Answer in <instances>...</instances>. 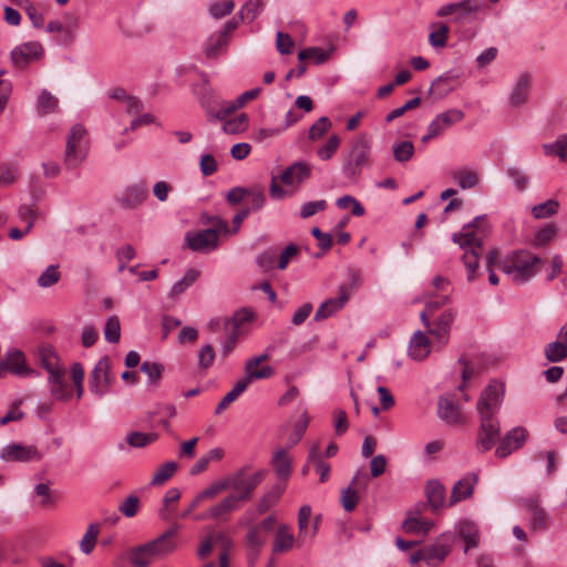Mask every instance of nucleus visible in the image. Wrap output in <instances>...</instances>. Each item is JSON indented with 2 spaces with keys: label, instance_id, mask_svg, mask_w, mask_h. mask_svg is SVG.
Returning <instances> with one entry per match:
<instances>
[{
  "label": "nucleus",
  "instance_id": "3c124183",
  "mask_svg": "<svg viewBox=\"0 0 567 567\" xmlns=\"http://www.w3.org/2000/svg\"><path fill=\"white\" fill-rule=\"evenodd\" d=\"M309 424V416L307 412H303L300 417L295 423L293 430L288 439L289 446H295L300 442L302 436L305 435L307 427Z\"/></svg>",
  "mask_w": 567,
  "mask_h": 567
},
{
  "label": "nucleus",
  "instance_id": "4468645a",
  "mask_svg": "<svg viewBox=\"0 0 567 567\" xmlns=\"http://www.w3.org/2000/svg\"><path fill=\"white\" fill-rule=\"evenodd\" d=\"M483 8V4L478 0H462L455 3H447L442 6L437 12V17L453 16V20L456 22L465 21L470 16L477 13Z\"/></svg>",
  "mask_w": 567,
  "mask_h": 567
},
{
  "label": "nucleus",
  "instance_id": "f03ea898",
  "mask_svg": "<svg viewBox=\"0 0 567 567\" xmlns=\"http://www.w3.org/2000/svg\"><path fill=\"white\" fill-rule=\"evenodd\" d=\"M542 258L527 250H517L498 262L499 269L516 285H524L539 271Z\"/></svg>",
  "mask_w": 567,
  "mask_h": 567
},
{
  "label": "nucleus",
  "instance_id": "423d86ee",
  "mask_svg": "<svg viewBox=\"0 0 567 567\" xmlns=\"http://www.w3.org/2000/svg\"><path fill=\"white\" fill-rule=\"evenodd\" d=\"M456 312L453 309H446L434 320L427 316V311L420 313V319L426 328V332L434 339V346L442 349L450 341L451 327L455 320Z\"/></svg>",
  "mask_w": 567,
  "mask_h": 567
},
{
  "label": "nucleus",
  "instance_id": "39448f33",
  "mask_svg": "<svg viewBox=\"0 0 567 567\" xmlns=\"http://www.w3.org/2000/svg\"><path fill=\"white\" fill-rule=\"evenodd\" d=\"M89 151V140L86 130L81 125H74L68 137L64 153V164L66 168L80 166L86 158Z\"/></svg>",
  "mask_w": 567,
  "mask_h": 567
},
{
  "label": "nucleus",
  "instance_id": "37998d69",
  "mask_svg": "<svg viewBox=\"0 0 567 567\" xmlns=\"http://www.w3.org/2000/svg\"><path fill=\"white\" fill-rule=\"evenodd\" d=\"M228 39L219 32L213 33L205 43V54L208 59L217 58L223 48L226 47Z\"/></svg>",
  "mask_w": 567,
  "mask_h": 567
},
{
  "label": "nucleus",
  "instance_id": "c756f323",
  "mask_svg": "<svg viewBox=\"0 0 567 567\" xmlns=\"http://www.w3.org/2000/svg\"><path fill=\"white\" fill-rule=\"evenodd\" d=\"M6 371H10L13 374L24 377L31 373L25 367L24 355L20 351H13L6 355V358L0 362V378Z\"/></svg>",
  "mask_w": 567,
  "mask_h": 567
},
{
  "label": "nucleus",
  "instance_id": "20e7f679",
  "mask_svg": "<svg viewBox=\"0 0 567 567\" xmlns=\"http://www.w3.org/2000/svg\"><path fill=\"white\" fill-rule=\"evenodd\" d=\"M213 227L199 231H189L185 236V243L189 249L196 252L207 254L218 248L219 237L230 235L228 223L215 216Z\"/></svg>",
  "mask_w": 567,
  "mask_h": 567
},
{
  "label": "nucleus",
  "instance_id": "a19ab883",
  "mask_svg": "<svg viewBox=\"0 0 567 567\" xmlns=\"http://www.w3.org/2000/svg\"><path fill=\"white\" fill-rule=\"evenodd\" d=\"M59 101L48 90H42L37 101V112L40 116L51 114L58 110Z\"/></svg>",
  "mask_w": 567,
  "mask_h": 567
},
{
  "label": "nucleus",
  "instance_id": "2eb2a0df",
  "mask_svg": "<svg viewBox=\"0 0 567 567\" xmlns=\"http://www.w3.org/2000/svg\"><path fill=\"white\" fill-rule=\"evenodd\" d=\"M10 55L16 68H24L42 58L43 47L37 41L25 42L16 47Z\"/></svg>",
  "mask_w": 567,
  "mask_h": 567
},
{
  "label": "nucleus",
  "instance_id": "7c9ffc66",
  "mask_svg": "<svg viewBox=\"0 0 567 567\" xmlns=\"http://www.w3.org/2000/svg\"><path fill=\"white\" fill-rule=\"evenodd\" d=\"M296 543V538L291 533V528L287 524H281L278 526L274 543H272V553L274 554H282L292 549Z\"/></svg>",
  "mask_w": 567,
  "mask_h": 567
},
{
  "label": "nucleus",
  "instance_id": "bf43d9fd",
  "mask_svg": "<svg viewBox=\"0 0 567 567\" xmlns=\"http://www.w3.org/2000/svg\"><path fill=\"white\" fill-rule=\"evenodd\" d=\"M104 337L106 341L111 343H116L121 338V323L120 319L116 316H112L106 320L104 327Z\"/></svg>",
  "mask_w": 567,
  "mask_h": 567
},
{
  "label": "nucleus",
  "instance_id": "f3484780",
  "mask_svg": "<svg viewBox=\"0 0 567 567\" xmlns=\"http://www.w3.org/2000/svg\"><path fill=\"white\" fill-rule=\"evenodd\" d=\"M148 196V188L145 183H137L128 185L120 195L116 196L115 202L124 209H136L140 207Z\"/></svg>",
  "mask_w": 567,
  "mask_h": 567
},
{
  "label": "nucleus",
  "instance_id": "4d7b16f0",
  "mask_svg": "<svg viewBox=\"0 0 567 567\" xmlns=\"http://www.w3.org/2000/svg\"><path fill=\"white\" fill-rule=\"evenodd\" d=\"M393 155L396 162L410 161L414 155V145L410 141H403L393 145Z\"/></svg>",
  "mask_w": 567,
  "mask_h": 567
},
{
  "label": "nucleus",
  "instance_id": "8fccbe9b",
  "mask_svg": "<svg viewBox=\"0 0 567 567\" xmlns=\"http://www.w3.org/2000/svg\"><path fill=\"white\" fill-rule=\"evenodd\" d=\"M247 319L248 318L239 319L236 316L235 318L228 319V320L225 321L226 328L228 329L229 326L231 328H230V332H229L228 339L223 344V353H224V355H228L233 351V349L235 348L236 340H237V328H238V324H239V322H241L244 320H247Z\"/></svg>",
  "mask_w": 567,
  "mask_h": 567
},
{
  "label": "nucleus",
  "instance_id": "a211bd4d",
  "mask_svg": "<svg viewBox=\"0 0 567 567\" xmlns=\"http://www.w3.org/2000/svg\"><path fill=\"white\" fill-rule=\"evenodd\" d=\"M78 28V18L68 16L62 20L50 21L47 25V31L50 33H58V41L61 44L68 45L74 41Z\"/></svg>",
  "mask_w": 567,
  "mask_h": 567
},
{
  "label": "nucleus",
  "instance_id": "4c0bfd02",
  "mask_svg": "<svg viewBox=\"0 0 567 567\" xmlns=\"http://www.w3.org/2000/svg\"><path fill=\"white\" fill-rule=\"evenodd\" d=\"M239 504L236 502L234 496L228 495L219 503L208 508V515L213 519H220L230 512L237 511Z\"/></svg>",
  "mask_w": 567,
  "mask_h": 567
},
{
  "label": "nucleus",
  "instance_id": "4be33fe9",
  "mask_svg": "<svg viewBox=\"0 0 567 567\" xmlns=\"http://www.w3.org/2000/svg\"><path fill=\"white\" fill-rule=\"evenodd\" d=\"M437 415L447 425H460L466 422L461 408L449 396H441L437 403Z\"/></svg>",
  "mask_w": 567,
  "mask_h": 567
},
{
  "label": "nucleus",
  "instance_id": "864d4df0",
  "mask_svg": "<svg viewBox=\"0 0 567 567\" xmlns=\"http://www.w3.org/2000/svg\"><path fill=\"white\" fill-rule=\"evenodd\" d=\"M556 234H557L556 226L549 224V225L540 228L536 233L532 244L534 247H537V248L545 247L551 240H554V238L556 237Z\"/></svg>",
  "mask_w": 567,
  "mask_h": 567
},
{
  "label": "nucleus",
  "instance_id": "69168bd1",
  "mask_svg": "<svg viewBox=\"0 0 567 567\" xmlns=\"http://www.w3.org/2000/svg\"><path fill=\"white\" fill-rule=\"evenodd\" d=\"M299 247L295 244H289L285 247L278 258L277 268L280 270H285L289 262L293 260L299 255Z\"/></svg>",
  "mask_w": 567,
  "mask_h": 567
},
{
  "label": "nucleus",
  "instance_id": "0e129e2a",
  "mask_svg": "<svg viewBox=\"0 0 567 567\" xmlns=\"http://www.w3.org/2000/svg\"><path fill=\"white\" fill-rule=\"evenodd\" d=\"M449 31L450 29L446 24H440L437 30L430 33V44L435 49L444 48L447 42Z\"/></svg>",
  "mask_w": 567,
  "mask_h": 567
},
{
  "label": "nucleus",
  "instance_id": "9d476101",
  "mask_svg": "<svg viewBox=\"0 0 567 567\" xmlns=\"http://www.w3.org/2000/svg\"><path fill=\"white\" fill-rule=\"evenodd\" d=\"M505 389L499 381L493 380L482 391L476 403V410L480 416L497 417L496 414L501 409Z\"/></svg>",
  "mask_w": 567,
  "mask_h": 567
},
{
  "label": "nucleus",
  "instance_id": "c03bdc74",
  "mask_svg": "<svg viewBox=\"0 0 567 567\" xmlns=\"http://www.w3.org/2000/svg\"><path fill=\"white\" fill-rule=\"evenodd\" d=\"M177 467L178 465L174 461H168L162 464L153 474L151 484L154 486H161L165 484L175 474Z\"/></svg>",
  "mask_w": 567,
  "mask_h": 567
},
{
  "label": "nucleus",
  "instance_id": "ddd939ff",
  "mask_svg": "<svg viewBox=\"0 0 567 567\" xmlns=\"http://www.w3.org/2000/svg\"><path fill=\"white\" fill-rule=\"evenodd\" d=\"M0 458L4 462H39L42 453L34 445L10 443L1 449Z\"/></svg>",
  "mask_w": 567,
  "mask_h": 567
},
{
  "label": "nucleus",
  "instance_id": "13d9d810",
  "mask_svg": "<svg viewBox=\"0 0 567 567\" xmlns=\"http://www.w3.org/2000/svg\"><path fill=\"white\" fill-rule=\"evenodd\" d=\"M61 278L59 266L50 265L38 278V285L42 288H49L55 285Z\"/></svg>",
  "mask_w": 567,
  "mask_h": 567
},
{
  "label": "nucleus",
  "instance_id": "ea45409f",
  "mask_svg": "<svg viewBox=\"0 0 567 567\" xmlns=\"http://www.w3.org/2000/svg\"><path fill=\"white\" fill-rule=\"evenodd\" d=\"M460 535L465 543V551L478 546V528L471 522H462L460 524Z\"/></svg>",
  "mask_w": 567,
  "mask_h": 567
},
{
  "label": "nucleus",
  "instance_id": "f257e3e1",
  "mask_svg": "<svg viewBox=\"0 0 567 567\" xmlns=\"http://www.w3.org/2000/svg\"><path fill=\"white\" fill-rule=\"evenodd\" d=\"M487 228L486 216H477L472 223L464 225L460 233L453 234V241L464 250L462 259L468 281H474L477 278L478 258L482 252L483 236Z\"/></svg>",
  "mask_w": 567,
  "mask_h": 567
},
{
  "label": "nucleus",
  "instance_id": "e433bc0d",
  "mask_svg": "<svg viewBox=\"0 0 567 567\" xmlns=\"http://www.w3.org/2000/svg\"><path fill=\"white\" fill-rule=\"evenodd\" d=\"M268 0H247L238 11L240 21L252 22L265 9Z\"/></svg>",
  "mask_w": 567,
  "mask_h": 567
},
{
  "label": "nucleus",
  "instance_id": "cd10ccee",
  "mask_svg": "<svg viewBox=\"0 0 567 567\" xmlns=\"http://www.w3.org/2000/svg\"><path fill=\"white\" fill-rule=\"evenodd\" d=\"M349 300V293L346 287H340L339 297L330 298L321 303V306L317 309L315 315L316 321L324 320L331 317L333 313L342 309Z\"/></svg>",
  "mask_w": 567,
  "mask_h": 567
},
{
  "label": "nucleus",
  "instance_id": "473e14b6",
  "mask_svg": "<svg viewBox=\"0 0 567 567\" xmlns=\"http://www.w3.org/2000/svg\"><path fill=\"white\" fill-rule=\"evenodd\" d=\"M425 493L427 502L433 511H437L445 504V488L439 481H430L426 484Z\"/></svg>",
  "mask_w": 567,
  "mask_h": 567
},
{
  "label": "nucleus",
  "instance_id": "774afa93",
  "mask_svg": "<svg viewBox=\"0 0 567 567\" xmlns=\"http://www.w3.org/2000/svg\"><path fill=\"white\" fill-rule=\"evenodd\" d=\"M507 175L513 181L517 190L523 192L527 188L529 177L522 169L517 167H511L507 169Z\"/></svg>",
  "mask_w": 567,
  "mask_h": 567
},
{
  "label": "nucleus",
  "instance_id": "bb28decb",
  "mask_svg": "<svg viewBox=\"0 0 567 567\" xmlns=\"http://www.w3.org/2000/svg\"><path fill=\"white\" fill-rule=\"evenodd\" d=\"M431 341L425 332L417 330L415 331L408 347V355L415 361H423L431 353Z\"/></svg>",
  "mask_w": 567,
  "mask_h": 567
},
{
  "label": "nucleus",
  "instance_id": "1a4fd4ad",
  "mask_svg": "<svg viewBox=\"0 0 567 567\" xmlns=\"http://www.w3.org/2000/svg\"><path fill=\"white\" fill-rule=\"evenodd\" d=\"M164 539H155L136 546L130 551V561L133 567H148L153 560L164 558L172 554Z\"/></svg>",
  "mask_w": 567,
  "mask_h": 567
},
{
  "label": "nucleus",
  "instance_id": "338daca9",
  "mask_svg": "<svg viewBox=\"0 0 567 567\" xmlns=\"http://www.w3.org/2000/svg\"><path fill=\"white\" fill-rule=\"evenodd\" d=\"M340 145V138L337 135H332L329 137L327 143L320 147L317 152L318 156L322 161L330 159L333 154L338 151Z\"/></svg>",
  "mask_w": 567,
  "mask_h": 567
},
{
  "label": "nucleus",
  "instance_id": "412c9836",
  "mask_svg": "<svg viewBox=\"0 0 567 567\" xmlns=\"http://www.w3.org/2000/svg\"><path fill=\"white\" fill-rule=\"evenodd\" d=\"M527 432L523 427H514L499 440L495 455L499 458L508 456L512 452L518 450L526 441Z\"/></svg>",
  "mask_w": 567,
  "mask_h": 567
},
{
  "label": "nucleus",
  "instance_id": "6ab92c4d",
  "mask_svg": "<svg viewBox=\"0 0 567 567\" xmlns=\"http://www.w3.org/2000/svg\"><path fill=\"white\" fill-rule=\"evenodd\" d=\"M268 359V353H262L258 357L248 359L245 362V377L240 379V381L248 386L251 382L256 380L269 379L270 377H272L275 370L270 365H265L261 369H258V365Z\"/></svg>",
  "mask_w": 567,
  "mask_h": 567
},
{
  "label": "nucleus",
  "instance_id": "393cba45",
  "mask_svg": "<svg viewBox=\"0 0 567 567\" xmlns=\"http://www.w3.org/2000/svg\"><path fill=\"white\" fill-rule=\"evenodd\" d=\"M465 114L463 111L458 109H450L445 112L437 114L433 121L429 124V128L439 137L441 136L447 128L453 126L454 124L463 121Z\"/></svg>",
  "mask_w": 567,
  "mask_h": 567
},
{
  "label": "nucleus",
  "instance_id": "c9c22d12",
  "mask_svg": "<svg viewBox=\"0 0 567 567\" xmlns=\"http://www.w3.org/2000/svg\"><path fill=\"white\" fill-rule=\"evenodd\" d=\"M271 464L279 478L287 480L291 472V460L286 450H277L271 458Z\"/></svg>",
  "mask_w": 567,
  "mask_h": 567
},
{
  "label": "nucleus",
  "instance_id": "6e6552de",
  "mask_svg": "<svg viewBox=\"0 0 567 567\" xmlns=\"http://www.w3.org/2000/svg\"><path fill=\"white\" fill-rule=\"evenodd\" d=\"M239 524L247 527V534L245 537L246 545L258 553L266 545L268 535L275 527L276 517L274 515H269L260 523L255 524L254 517H251L247 512L239 519Z\"/></svg>",
  "mask_w": 567,
  "mask_h": 567
},
{
  "label": "nucleus",
  "instance_id": "9b49d317",
  "mask_svg": "<svg viewBox=\"0 0 567 567\" xmlns=\"http://www.w3.org/2000/svg\"><path fill=\"white\" fill-rule=\"evenodd\" d=\"M501 424L497 417L480 416V427L476 435L475 446L480 453L492 450L499 441Z\"/></svg>",
  "mask_w": 567,
  "mask_h": 567
},
{
  "label": "nucleus",
  "instance_id": "052dcab7",
  "mask_svg": "<svg viewBox=\"0 0 567 567\" xmlns=\"http://www.w3.org/2000/svg\"><path fill=\"white\" fill-rule=\"evenodd\" d=\"M248 125V116L246 114H240L233 120H228L225 122L223 130L227 134H238L246 130Z\"/></svg>",
  "mask_w": 567,
  "mask_h": 567
},
{
  "label": "nucleus",
  "instance_id": "a18cd8bd",
  "mask_svg": "<svg viewBox=\"0 0 567 567\" xmlns=\"http://www.w3.org/2000/svg\"><path fill=\"white\" fill-rule=\"evenodd\" d=\"M248 386L238 380L233 389L226 393V395L220 400L215 409V414H220L224 412L241 393L246 391Z\"/></svg>",
  "mask_w": 567,
  "mask_h": 567
},
{
  "label": "nucleus",
  "instance_id": "c85d7f7f",
  "mask_svg": "<svg viewBox=\"0 0 567 567\" xmlns=\"http://www.w3.org/2000/svg\"><path fill=\"white\" fill-rule=\"evenodd\" d=\"M310 166L305 162H296L280 175V181L288 186H299L310 176Z\"/></svg>",
  "mask_w": 567,
  "mask_h": 567
},
{
  "label": "nucleus",
  "instance_id": "680f3d73",
  "mask_svg": "<svg viewBox=\"0 0 567 567\" xmlns=\"http://www.w3.org/2000/svg\"><path fill=\"white\" fill-rule=\"evenodd\" d=\"M235 9V2L233 0H224L219 2H214L209 7V13L215 19L224 18L233 12Z\"/></svg>",
  "mask_w": 567,
  "mask_h": 567
},
{
  "label": "nucleus",
  "instance_id": "dca6fc26",
  "mask_svg": "<svg viewBox=\"0 0 567 567\" xmlns=\"http://www.w3.org/2000/svg\"><path fill=\"white\" fill-rule=\"evenodd\" d=\"M518 506L529 513V525L534 530H544L547 528L548 515L546 511L539 505L538 496H527L517 501Z\"/></svg>",
  "mask_w": 567,
  "mask_h": 567
},
{
  "label": "nucleus",
  "instance_id": "58836bf2",
  "mask_svg": "<svg viewBox=\"0 0 567 567\" xmlns=\"http://www.w3.org/2000/svg\"><path fill=\"white\" fill-rule=\"evenodd\" d=\"M199 275L200 272L197 269H187L183 278L172 286L168 297L177 298L198 279Z\"/></svg>",
  "mask_w": 567,
  "mask_h": 567
},
{
  "label": "nucleus",
  "instance_id": "aec40b11",
  "mask_svg": "<svg viewBox=\"0 0 567 567\" xmlns=\"http://www.w3.org/2000/svg\"><path fill=\"white\" fill-rule=\"evenodd\" d=\"M49 373V386L51 395L59 401H68L72 396V391L68 388L64 373L61 369L54 367L51 362L45 363Z\"/></svg>",
  "mask_w": 567,
  "mask_h": 567
},
{
  "label": "nucleus",
  "instance_id": "f704fd0d",
  "mask_svg": "<svg viewBox=\"0 0 567 567\" xmlns=\"http://www.w3.org/2000/svg\"><path fill=\"white\" fill-rule=\"evenodd\" d=\"M285 491V486L280 484H276L271 487L269 492H267L257 503L256 512L261 515L272 508L281 498V495Z\"/></svg>",
  "mask_w": 567,
  "mask_h": 567
},
{
  "label": "nucleus",
  "instance_id": "7ed1b4c3",
  "mask_svg": "<svg viewBox=\"0 0 567 567\" xmlns=\"http://www.w3.org/2000/svg\"><path fill=\"white\" fill-rule=\"evenodd\" d=\"M371 140L368 134L355 136L351 143L342 164V174L351 182H355L362 171L370 166Z\"/></svg>",
  "mask_w": 567,
  "mask_h": 567
},
{
  "label": "nucleus",
  "instance_id": "79ce46f5",
  "mask_svg": "<svg viewBox=\"0 0 567 567\" xmlns=\"http://www.w3.org/2000/svg\"><path fill=\"white\" fill-rule=\"evenodd\" d=\"M452 177L462 189L473 188L480 182L478 173L466 168L453 172Z\"/></svg>",
  "mask_w": 567,
  "mask_h": 567
},
{
  "label": "nucleus",
  "instance_id": "de8ad7c7",
  "mask_svg": "<svg viewBox=\"0 0 567 567\" xmlns=\"http://www.w3.org/2000/svg\"><path fill=\"white\" fill-rule=\"evenodd\" d=\"M545 357L549 362H560L567 358V346L563 341H553L546 346Z\"/></svg>",
  "mask_w": 567,
  "mask_h": 567
},
{
  "label": "nucleus",
  "instance_id": "5701e85b",
  "mask_svg": "<svg viewBox=\"0 0 567 567\" xmlns=\"http://www.w3.org/2000/svg\"><path fill=\"white\" fill-rule=\"evenodd\" d=\"M530 86L532 75L529 73L519 74L508 95L509 106L519 107L524 105L528 100Z\"/></svg>",
  "mask_w": 567,
  "mask_h": 567
},
{
  "label": "nucleus",
  "instance_id": "72a5a7b5",
  "mask_svg": "<svg viewBox=\"0 0 567 567\" xmlns=\"http://www.w3.org/2000/svg\"><path fill=\"white\" fill-rule=\"evenodd\" d=\"M449 551L450 547L446 544L437 542L429 547L423 548L424 563L429 566H437L445 559Z\"/></svg>",
  "mask_w": 567,
  "mask_h": 567
},
{
  "label": "nucleus",
  "instance_id": "a878e982",
  "mask_svg": "<svg viewBox=\"0 0 567 567\" xmlns=\"http://www.w3.org/2000/svg\"><path fill=\"white\" fill-rule=\"evenodd\" d=\"M478 477L474 473L466 474L464 477L458 480L452 488L449 506H453L456 503L471 497L474 493Z\"/></svg>",
  "mask_w": 567,
  "mask_h": 567
},
{
  "label": "nucleus",
  "instance_id": "2f4dec72",
  "mask_svg": "<svg viewBox=\"0 0 567 567\" xmlns=\"http://www.w3.org/2000/svg\"><path fill=\"white\" fill-rule=\"evenodd\" d=\"M308 463L315 464L316 472L319 474L321 483L328 481L331 468L328 463L322 461L319 443L311 444L308 453Z\"/></svg>",
  "mask_w": 567,
  "mask_h": 567
},
{
  "label": "nucleus",
  "instance_id": "5fc2aeb1",
  "mask_svg": "<svg viewBox=\"0 0 567 567\" xmlns=\"http://www.w3.org/2000/svg\"><path fill=\"white\" fill-rule=\"evenodd\" d=\"M157 435L155 433L131 432L126 436V442L132 447H145L155 442Z\"/></svg>",
  "mask_w": 567,
  "mask_h": 567
},
{
  "label": "nucleus",
  "instance_id": "09e8293b",
  "mask_svg": "<svg viewBox=\"0 0 567 567\" xmlns=\"http://www.w3.org/2000/svg\"><path fill=\"white\" fill-rule=\"evenodd\" d=\"M100 533L99 524H90L85 534L83 535L80 547L84 554H91L95 547L96 539Z\"/></svg>",
  "mask_w": 567,
  "mask_h": 567
},
{
  "label": "nucleus",
  "instance_id": "f8f14e48",
  "mask_svg": "<svg viewBox=\"0 0 567 567\" xmlns=\"http://www.w3.org/2000/svg\"><path fill=\"white\" fill-rule=\"evenodd\" d=\"M111 360L109 357L101 358L90 373L89 389L96 396L105 395L111 388Z\"/></svg>",
  "mask_w": 567,
  "mask_h": 567
},
{
  "label": "nucleus",
  "instance_id": "0eeeda50",
  "mask_svg": "<svg viewBox=\"0 0 567 567\" xmlns=\"http://www.w3.org/2000/svg\"><path fill=\"white\" fill-rule=\"evenodd\" d=\"M266 472L260 470L251 475L246 474V470L241 468L236 473L227 476L225 483L227 489H233L236 494H229L236 498V502H247L251 498L254 491L261 483Z\"/></svg>",
  "mask_w": 567,
  "mask_h": 567
},
{
  "label": "nucleus",
  "instance_id": "49530a36",
  "mask_svg": "<svg viewBox=\"0 0 567 567\" xmlns=\"http://www.w3.org/2000/svg\"><path fill=\"white\" fill-rule=\"evenodd\" d=\"M543 150L546 155H557L561 161L567 159V135L561 134L551 144H544Z\"/></svg>",
  "mask_w": 567,
  "mask_h": 567
},
{
  "label": "nucleus",
  "instance_id": "b1692460",
  "mask_svg": "<svg viewBox=\"0 0 567 567\" xmlns=\"http://www.w3.org/2000/svg\"><path fill=\"white\" fill-rule=\"evenodd\" d=\"M368 481L369 477L367 474L357 473L353 476L351 484L347 488L342 489L340 502L346 512L354 511V508L358 505L359 493L354 486H362L363 488H365L368 485Z\"/></svg>",
  "mask_w": 567,
  "mask_h": 567
},
{
  "label": "nucleus",
  "instance_id": "e2e57ef3",
  "mask_svg": "<svg viewBox=\"0 0 567 567\" xmlns=\"http://www.w3.org/2000/svg\"><path fill=\"white\" fill-rule=\"evenodd\" d=\"M425 309L423 311H427L429 318L432 316L433 311L445 306L450 301L449 293H442L440 296H433L431 293H426Z\"/></svg>",
  "mask_w": 567,
  "mask_h": 567
},
{
  "label": "nucleus",
  "instance_id": "603ef678",
  "mask_svg": "<svg viewBox=\"0 0 567 567\" xmlns=\"http://www.w3.org/2000/svg\"><path fill=\"white\" fill-rule=\"evenodd\" d=\"M559 207V203L555 199H548L544 203L535 205L532 208V214L537 219L550 217L556 214Z\"/></svg>",
  "mask_w": 567,
  "mask_h": 567
},
{
  "label": "nucleus",
  "instance_id": "6e6d98bb",
  "mask_svg": "<svg viewBox=\"0 0 567 567\" xmlns=\"http://www.w3.org/2000/svg\"><path fill=\"white\" fill-rule=\"evenodd\" d=\"M163 370V365L157 362L145 361L141 365V371L147 375L150 385L158 384Z\"/></svg>",
  "mask_w": 567,
  "mask_h": 567
}]
</instances>
